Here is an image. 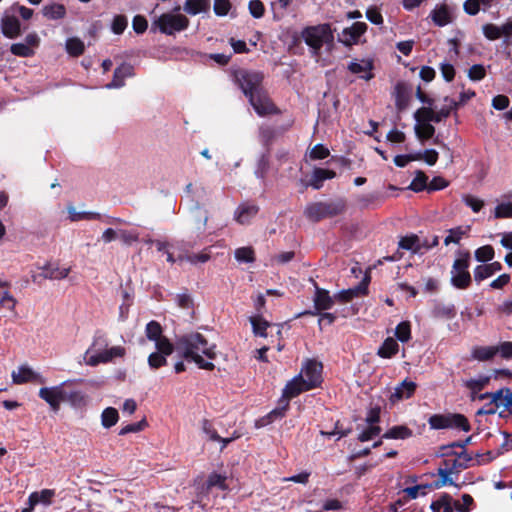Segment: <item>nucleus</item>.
<instances>
[{"label":"nucleus","mask_w":512,"mask_h":512,"mask_svg":"<svg viewBox=\"0 0 512 512\" xmlns=\"http://www.w3.org/2000/svg\"><path fill=\"white\" fill-rule=\"evenodd\" d=\"M449 424L450 428H457L465 432L470 430V425L467 418L461 414L449 415Z\"/></svg>","instance_id":"a18cd8bd"},{"label":"nucleus","mask_w":512,"mask_h":512,"mask_svg":"<svg viewBox=\"0 0 512 512\" xmlns=\"http://www.w3.org/2000/svg\"><path fill=\"white\" fill-rule=\"evenodd\" d=\"M180 7L155 17L151 24L152 31H159L165 35H174L184 31L189 26V19L181 14Z\"/></svg>","instance_id":"20e7f679"},{"label":"nucleus","mask_w":512,"mask_h":512,"mask_svg":"<svg viewBox=\"0 0 512 512\" xmlns=\"http://www.w3.org/2000/svg\"><path fill=\"white\" fill-rule=\"evenodd\" d=\"M458 107V103L450 98V97H445L444 98V105L439 108L438 110H435V113H436V118H435V123H439L441 122L443 119L447 118L451 111L456 109ZM436 109V107L434 108Z\"/></svg>","instance_id":"2f4dec72"},{"label":"nucleus","mask_w":512,"mask_h":512,"mask_svg":"<svg viewBox=\"0 0 512 512\" xmlns=\"http://www.w3.org/2000/svg\"><path fill=\"white\" fill-rule=\"evenodd\" d=\"M128 25L127 18L124 15H117L114 17L111 30L114 34H122Z\"/></svg>","instance_id":"13d9d810"},{"label":"nucleus","mask_w":512,"mask_h":512,"mask_svg":"<svg viewBox=\"0 0 512 512\" xmlns=\"http://www.w3.org/2000/svg\"><path fill=\"white\" fill-rule=\"evenodd\" d=\"M495 405L497 407H505L512 412V392H510L509 389H503L501 398L495 401Z\"/></svg>","instance_id":"774afa93"},{"label":"nucleus","mask_w":512,"mask_h":512,"mask_svg":"<svg viewBox=\"0 0 512 512\" xmlns=\"http://www.w3.org/2000/svg\"><path fill=\"white\" fill-rule=\"evenodd\" d=\"M348 69L353 74H358L360 78L364 80H370L373 77L371 73L372 63L368 60H356L352 61Z\"/></svg>","instance_id":"4be33fe9"},{"label":"nucleus","mask_w":512,"mask_h":512,"mask_svg":"<svg viewBox=\"0 0 512 512\" xmlns=\"http://www.w3.org/2000/svg\"><path fill=\"white\" fill-rule=\"evenodd\" d=\"M336 176V173L333 170L323 169V168H315L311 180L310 185L314 189H320L323 186V182L327 179H332Z\"/></svg>","instance_id":"393cba45"},{"label":"nucleus","mask_w":512,"mask_h":512,"mask_svg":"<svg viewBox=\"0 0 512 512\" xmlns=\"http://www.w3.org/2000/svg\"><path fill=\"white\" fill-rule=\"evenodd\" d=\"M395 104L398 110H404L408 105V97L405 90L401 85H397L395 88Z\"/></svg>","instance_id":"6e6d98bb"},{"label":"nucleus","mask_w":512,"mask_h":512,"mask_svg":"<svg viewBox=\"0 0 512 512\" xmlns=\"http://www.w3.org/2000/svg\"><path fill=\"white\" fill-rule=\"evenodd\" d=\"M367 31V24L355 22L351 27L343 29L339 35V41L346 46L357 44L360 37Z\"/></svg>","instance_id":"4468645a"},{"label":"nucleus","mask_w":512,"mask_h":512,"mask_svg":"<svg viewBox=\"0 0 512 512\" xmlns=\"http://www.w3.org/2000/svg\"><path fill=\"white\" fill-rule=\"evenodd\" d=\"M399 247L416 254L422 252L423 243L417 235H409L400 239Z\"/></svg>","instance_id":"bb28decb"},{"label":"nucleus","mask_w":512,"mask_h":512,"mask_svg":"<svg viewBox=\"0 0 512 512\" xmlns=\"http://www.w3.org/2000/svg\"><path fill=\"white\" fill-rule=\"evenodd\" d=\"M415 156L418 157V160H424L430 166L435 165L438 160V152L434 149H427Z\"/></svg>","instance_id":"680f3d73"},{"label":"nucleus","mask_w":512,"mask_h":512,"mask_svg":"<svg viewBox=\"0 0 512 512\" xmlns=\"http://www.w3.org/2000/svg\"><path fill=\"white\" fill-rule=\"evenodd\" d=\"M472 358L478 361H487L496 355L495 346H479L472 350Z\"/></svg>","instance_id":"f704fd0d"},{"label":"nucleus","mask_w":512,"mask_h":512,"mask_svg":"<svg viewBox=\"0 0 512 512\" xmlns=\"http://www.w3.org/2000/svg\"><path fill=\"white\" fill-rule=\"evenodd\" d=\"M145 333H146V337L149 340L154 341V342L163 337L162 336V327L156 321H150L146 325Z\"/></svg>","instance_id":"de8ad7c7"},{"label":"nucleus","mask_w":512,"mask_h":512,"mask_svg":"<svg viewBox=\"0 0 512 512\" xmlns=\"http://www.w3.org/2000/svg\"><path fill=\"white\" fill-rule=\"evenodd\" d=\"M335 298L330 296L329 292L325 289L315 286V294L313 297L314 310L305 311L301 315H318L322 311H326L332 308L334 305Z\"/></svg>","instance_id":"9d476101"},{"label":"nucleus","mask_w":512,"mask_h":512,"mask_svg":"<svg viewBox=\"0 0 512 512\" xmlns=\"http://www.w3.org/2000/svg\"><path fill=\"white\" fill-rule=\"evenodd\" d=\"M381 432V429L379 426L377 425H369V427L367 429H365L364 431H362L358 437V439L361 441V442H366V441H369L371 439H373L374 437L378 436Z\"/></svg>","instance_id":"69168bd1"},{"label":"nucleus","mask_w":512,"mask_h":512,"mask_svg":"<svg viewBox=\"0 0 512 512\" xmlns=\"http://www.w3.org/2000/svg\"><path fill=\"white\" fill-rule=\"evenodd\" d=\"M43 270L44 271L41 274H38V275L33 274L32 275L33 282H38L39 278L51 279V280L64 279L68 276V274L70 272V268L51 266V265H47V266L43 267Z\"/></svg>","instance_id":"6ab92c4d"},{"label":"nucleus","mask_w":512,"mask_h":512,"mask_svg":"<svg viewBox=\"0 0 512 512\" xmlns=\"http://www.w3.org/2000/svg\"><path fill=\"white\" fill-rule=\"evenodd\" d=\"M1 31L7 38L14 39L21 33V24L19 19L10 11L6 10L1 18Z\"/></svg>","instance_id":"f8f14e48"},{"label":"nucleus","mask_w":512,"mask_h":512,"mask_svg":"<svg viewBox=\"0 0 512 512\" xmlns=\"http://www.w3.org/2000/svg\"><path fill=\"white\" fill-rule=\"evenodd\" d=\"M10 51L12 54L20 57H30L34 54L33 49L26 43H14L11 45Z\"/></svg>","instance_id":"5fc2aeb1"},{"label":"nucleus","mask_w":512,"mask_h":512,"mask_svg":"<svg viewBox=\"0 0 512 512\" xmlns=\"http://www.w3.org/2000/svg\"><path fill=\"white\" fill-rule=\"evenodd\" d=\"M235 78L239 87L248 98H250L251 94H256L262 90L263 75L259 72L242 69L236 72Z\"/></svg>","instance_id":"0eeeda50"},{"label":"nucleus","mask_w":512,"mask_h":512,"mask_svg":"<svg viewBox=\"0 0 512 512\" xmlns=\"http://www.w3.org/2000/svg\"><path fill=\"white\" fill-rule=\"evenodd\" d=\"M494 217L497 219L512 218V201H502L494 209Z\"/></svg>","instance_id":"09e8293b"},{"label":"nucleus","mask_w":512,"mask_h":512,"mask_svg":"<svg viewBox=\"0 0 512 512\" xmlns=\"http://www.w3.org/2000/svg\"><path fill=\"white\" fill-rule=\"evenodd\" d=\"M451 474H452V470L439 468L438 469L439 479L437 481H435L434 487L439 489V488H442V487H444L446 485H455V486H457L454 483L453 479L450 477Z\"/></svg>","instance_id":"49530a36"},{"label":"nucleus","mask_w":512,"mask_h":512,"mask_svg":"<svg viewBox=\"0 0 512 512\" xmlns=\"http://www.w3.org/2000/svg\"><path fill=\"white\" fill-rule=\"evenodd\" d=\"M330 154L329 149L322 144L315 145L309 153L312 160H319L328 157Z\"/></svg>","instance_id":"e2e57ef3"},{"label":"nucleus","mask_w":512,"mask_h":512,"mask_svg":"<svg viewBox=\"0 0 512 512\" xmlns=\"http://www.w3.org/2000/svg\"><path fill=\"white\" fill-rule=\"evenodd\" d=\"M432 20L437 26L443 27L452 21V16L447 6L435 8L431 13Z\"/></svg>","instance_id":"c85d7f7f"},{"label":"nucleus","mask_w":512,"mask_h":512,"mask_svg":"<svg viewBox=\"0 0 512 512\" xmlns=\"http://www.w3.org/2000/svg\"><path fill=\"white\" fill-rule=\"evenodd\" d=\"M412 435V431L403 425L390 428L384 435L386 439H407Z\"/></svg>","instance_id":"ea45409f"},{"label":"nucleus","mask_w":512,"mask_h":512,"mask_svg":"<svg viewBox=\"0 0 512 512\" xmlns=\"http://www.w3.org/2000/svg\"><path fill=\"white\" fill-rule=\"evenodd\" d=\"M414 131L417 138L421 141H424L433 137L435 133V127L431 123L416 122Z\"/></svg>","instance_id":"473e14b6"},{"label":"nucleus","mask_w":512,"mask_h":512,"mask_svg":"<svg viewBox=\"0 0 512 512\" xmlns=\"http://www.w3.org/2000/svg\"><path fill=\"white\" fill-rule=\"evenodd\" d=\"M427 180L428 177L424 174V172L418 171L408 188L414 192H421L424 189H427Z\"/></svg>","instance_id":"c03bdc74"},{"label":"nucleus","mask_w":512,"mask_h":512,"mask_svg":"<svg viewBox=\"0 0 512 512\" xmlns=\"http://www.w3.org/2000/svg\"><path fill=\"white\" fill-rule=\"evenodd\" d=\"M512 31V19L501 26L489 23L482 26V32L486 39L495 41L503 37V45Z\"/></svg>","instance_id":"ddd939ff"},{"label":"nucleus","mask_w":512,"mask_h":512,"mask_svg":"<svg viewBox=\"0 0 512 512\" xmlns=\"http://www.w3.org/2000/svg\"><path fill=\"white\" fill-rule=\"evenodd\" d=\"M55 494V490L53 489H43L41 491H35L29 495L28 503L35 506L37 504L49 506L52 504V499L54 498Z\"/></svg>","instance_id":"5701e85b"},{"label":"nucleus","mask_w":512,"mask_h":512,"mask_svg":"<svg viewBox=\"0 0 512 512\" xmlns=\"http://www.w3.org/2000/svg\"><path fill=\"white\" fill-rule=\"evenodd\" d=\"M469 255L456 259L451 270V283L458 289H465L471 283V275L468 271Z\"/></svg>","instance_id":"1a4fd4ad"},{"label":"nucleus","mask_w":512,"mask_h":512,"mask_svg":"<svg viewBox=\"0 0 512 512\" xmlns=\"http://www.w3.org/2000/svg\"><path fill=\"white\" fill-rule=\"evenodd\" d=\"M134 75V68L131 64L122 63L113 74V79L105 87L107 89H117L125 85V79Z\"/></svg>","instance_id":"f3484780"},{"label":"nucleus","mask_w":512,"mask_h":512,"mask_svg":"<svg viewBox=\"0 0 512 512\" xmlns=\"http://www.w3.org/2000/svg\"><path fill=\"white\" fill-rule=\"evenodd\" d=\"M107 342L102 337L94 339L91 348H89L84 356L86 365L97 366L100 363H107L112 361L114 358L124 356L125 349L121 346H114L109 349L101 350L102 347H106Z\"/></svg>","instance_id":"39448f33"},{"label":"nucleus","mask_w":512,"mask_h":512,"mask_svg":"<svg viewBox=\"0 0 512 512\" xmlns=\"http://www.w3.org/2000/svg\"><path fill=\"white\" fill-rule=\"evenodd\" d=\"M429 424L434 429L450 428L449 415H434L430 417Z\"/></svg>","instance_id":"4d7b16f0"},{"label":"nucleus","mask_w":512,"mask_h":512,"mask_svg":"<svg viewBox=\"0 0 512 512\" xmlns=\"http://www.w3.org/2000/svg\"><path fill=\"white\" fill-rule=\"evenodd\" d=\"M85 45L79 38L72 37L66 41V51L69 55L77 57L84 52Z\"/></svg>","instance_id":"79ce46f5"},{"label":"nucleus","mask_w":512,"mask_h":512,"mask_svg":"<svg viewBox=\"0 0 512 512\" xmlns=\"http://www.w3.org/2000/svg\"><path fill=\"white\" fill-rule=\"evenodd\" d=\"M490 381L489 376H478L476 378H471L464 382L466 388H468L471 392V399L475 400L477 398V393L480 392L485 386L488 385Z\"/></svg>","instance_id":"a878e982"},{"label":"nucleus","mask_w":512,"mask_h":512,"mask_svg":"<svg viewBox=\"0 0 512 512\" xmlns=\"http://www.w3.org/2000/svg\"><path fill=\"white\" fill-rule=\"evenodd\" d=\"M155 347L157 353H161L167 357L175 350V343L173 344L166 337H162L155 341Z\"/></svg>","instance_id":"8fccbe9b"},{"label":"nucleus","mask_w":512,"mask_h":512,"mask_svg":"<svg viewBox=\"0 0 512 512\" xmlns=\"http://www.w3.org/2000/svg\"><path fill=\"white\" fill-rule=\"evenodd\" d=\"M248 99L255 112L259 116H267L277 113L276 106L263 90L256 94H251L250 98Z\"/></svg>","instance_id":"9b49d317"},{"label":"nucleus","mask_w":512,"mask_h":512,"mask_svg":"<svg viewBox=\"0 0 512 512\" xmlns=\"http://www.w3.org/2000/svg\"><path fill=\"white\" fill-rule=\"evenodd\" d=\"M368 282L369 277H365L364 280L359 285H357L354 288L340 291L338 294L334 296V298L338 299L341 302H348L355 297L365 295L368 291Z\"/></svg>","instance_id":"aec40b11"},{"label":"nucleus","mask_w":512,"mask_h":512,"mask_svg":"<svg viewBox=\"0 0 512 512\" xmlns=\"http://www.w3.org/2000/svg\"><path fill=\"white\" fill-rule=\"evenodd\" d=\"M212 487H218L221 490H226L227 489L226 477H224L220 474H217V473H212L208 478L207 488H212Z\"/></svg>","instance_id":"bf43d9fd"},{"label":"nucleus","mask_w":512,"mask_h":512,"mask_svg":"<svg viewBox=\"0 0 512 512\" xmlns=\"http://www.w3.org/2000/svg\"><path fill=\"white\" fill-rule=\"evenodd\" d=\"M436 113L432 105L428 107H421L414 113V119L416 122H427L435 123Z\"/></svg>","instance_id":"58836bf2"},{"label":"nucleus","mask_w":512,"mask_h":512,"mask_svg":"<svg viewBox=\"0 0 512 512\" xmlns=\"http://www.w3.org/2000/svg\"><path fill=\"white\" fill-rule=\"evenodd\" d=\"M346 204L342 199L330 202H316L306 206L304 215L311 221L317 222L326 217L336 216L345 210Z\"/></svg>","instance_id":"423d86ee"},{"label":"nucleus","mask_w":512,"mask_h":512,"mask_svg":"<svg viewBox=\"0 0 512 512\" xmlns=\"http://www.w3.org/2000/svg\"><path fill=\"white\" fill-rule=\"evenodd\" d=\"M70 221L77 222L81 220L100 219V214L96 212L78 211L74 206L67 207Z\"/></svg>","instance_id":"7c9ffc66"},{"label":"nucleus","mask_w":512,"mask_h":512,"mask_svg":"<svg viewBox=\"0 0 512 512\" xmlns=\"http://www.w3.org/2000/svg\"><path fill=\"white\" fill-rule=\"evenodd\" d=\"M258 211L259 207L257 205L243 203L236 208L234 212V219L241 225H247L257 215Z\"/></svg>","instance_id":"a211bd4d"},{"label":"nucleus","mask_w":512,"mask_h":512,"mask_svg":"<svg viewBox=\"0 0 512 512\" xmlns=\"http://www.w3.org/2000/svg\"><path fill=\"white\" fill-rule=\"evenodd\" d=\"M417 384L411 380L405 379L398 384L391 393L389 400L391 403L409 399L414 394Z\"/></svg>","instance_id":"dca6fc26"},{"label":"nucleus","mask_w":512,"mask_h":512,"mask_svg":"<svg viewBox=\"0 0 512 512\" xmlns=\"http://www.w3.org/2000/svg\"><path fill=\"white\" fill-rule=\"evenodd\" d=\"M119 419L118 411L113 407H108L101 414V424L104 428H111Z\"/></svg>","instance_id":"a19ab883"},{"label":"nucleus","mask_w":512,"mask_h":512,"mask_svg":"<svg viewBox=\"0 0 512 512\" xmlns=\"http://www.w3.org/2000/svg\"><path fill=\"white\" fill-rule=\"evenodd\" d=\"M210 8V0H186L183 9L190 15H197L208 11Z\"/></svg>","instance_id":"cd10ccee"},{"label":"nucleus","mask_w":512,"mask_h":512,"mask_svg":"<svg viewBox=\"0 0 512 512\" xmlns=\"http://www.w3.org/2000/svg\"><path fill=\"white\" fill-rule=\"evenodd\" d=\"M118 238L125 244L131 245L132 243L138 241L139 234L133 230H118Z\"/></svg>","instance_id":"052dcab7"},{"label":"nucleus","mask_w":512,"mask_h":512,"mask_svg":"<svg viewBox=\"0 0 512 512\" xmlns=\"http://www.w3.org/2000/svg\"><path fill=\"white\" fill-rule=\"evenodd\" d=\"M323 365L315 359H306L301 367V371L291 379L283 389L284 406L273 410L271 416L282 417L287 409L290 399L298 396L302 392L315 389L323 382Z\"/></svg>","instance_id":"f03ea898"},{"label":"nucleus","mask_w":512,"mask_h":512,"mask_svg":"<svg viewBox=\"0 0 512 512\" xmlns=\"http://www.w3.org/2000/svg\"><path fill=\"white\" fill-rule=\"evenodd\" d=\"M395 336L401 342H407L411 337V326L408 321L399 323L395 329Z\"/></svg>","instance_id":"864d4df0"},{"label":"nucleus","mask_w":512,"mask_h":512,"mask_svg":"<svg viewBox=\"0 0 512 512\" xmlns=\"http://www.w3.org/2000/svg\"><path fill=\"white\" fill-rule=\"evenodd\" d=\"M11 377L14 384H24L27 382H45V379L41 376V374L35 372L28 365H21L18 367L17 371L12 372Z\"/></svg>","instance_id":"2eb2a0df"},{"label":"nucleus","mask_w":512,"mask_h":512,"mask_svg":"<svg viewBox=\"0 0 512 512\" xmlns=\"http://www.w3.org/2000/svg\"><path fill=\"white\" fill-rule=\"evenodd\" d=\"M399 349L397 341L391 337H388L378 349V355L382 358H391L394 356Z\"/></svg>","instance_id":"72a5a7b5"},{"label":"nucleus","mask_w":512,"mask_h":512,"mask_svg":"<svg viewBox=\"0 0 512 512\" xmlns=\"http://www.w3.org/2000/svg\"><path fill=\"white\" fill-rule=\"evenodd\" d=\"M42 13L49 20H58L65 16L66 8L62 4H48L42 8Z\"/></svg>","instance_id":"c756f323"},{"label":"nucleus","mask_w":512,"mask_h":512,"mask_svg":"<svg viewBox=\"0 0 512 512\" xmlns=\"http://www.w3.org/2000/svg\"><path fill=\"white\" fill-rule=\"evenodd\" d=\"M77 381L78 380H67L56 386L42 387L39 390V397L46 401L53 411L57 412L60 408V404L66 401L67 398L65 386Z\"/></svg>","instance_id":"6e6552de"},{"label":"nucleus","mask_w":512,"mask_h":512,"mask_svg":"<svg viewBox=\"0 0 512 512\" xmlns=\"http://www.w3.org/2000/svg\"><path fill=\"white\" fill-rule=\"evenodd\" d=\"M494 249L490 245L479 247L475 251V258L479 262L486 263L494 258Z\"/></svg>","instance_id":"603ef678"},{"label":"nucleus","mask_w":512,"mask_h":512,"mask_svg":"<svg viewBox=\"0 0 512 512\" xmlns=\"http://www.w3.org/2000/svg\"><path fill=\"white\" fill-rule=\"evenodd\" d=\"M463 203L471 208L474 213H478L484 207V201L471 194H465L462 196Z\"/></svg>","instance_id":"3c124183"},{"label":"nucleus","mask_w":512,"mask_h":512,"mask_svg":"<svg viewBox=\"0 0 512 512\" xmlns=\"http://www.w3.org/2000/svg\"><path fill=\"white\" fill-rule=\"evenodd\" d=\"M166 356L161 353L153 352L148 357V364L152 369H157L166 365Z\"/></svg>","instance_id":"338daca9"},{"label":"nucleus","mask_w":512,"mask_h":512,"mask_svg":"<svg viewBox=\"0 0 512 512\" xmlns=\"http://www.w3.org/2000/svg\"><path fill=\"white\" fill-rule=\"evenodd\" d=\"M10 284L6 281H0V305L9 311L15 312L17 300L9 292Z\"/></svg>","instance_id":"b1692460"},{"label":"nucleus","mask_w":512,"mask_h":512,"mask_svg":"<svg viewBox=\"0 0 512 512\" xmlns=\"http://www.w3.org/2000/svg\"><path fill=\"white\" fill-rule=\"evenodd\" d=\"M430 508L433 512H453L452 497L443 494L438 500L432 502Z\"/></svg>","instance_id":"4c0bfd02"},{"label":"nucleus","mask_w":512,"mask_h":512,"mask_svg":"<svg viewBox=\"0 0 512 512\" xmlns=\"http://www.w3.org/2000/svg\"><path fill=\"white\" fill-rule=\"evenodd\" d=\"M210 259L208 249L195 254H181L178 256L179 262H189L191 264L205 263Z\"/></svg>","instance_id":"e433bc0d"},{"label":"nucleus","mask_w":512,"mask_h":512,"mask_svg":"<svg viewBox=\"0 0 512 512\" xmlns=\"http://www.w3.org/2000/svg\"><path fill=\"white\" fill-rule=\"evenodd\" d=\"M268 169H269V160L265 155H262L257 162V167L254 172L255 176L259 179H264Z\"/></svg>","instance_id":"0e129e2a"},{"label":"nucleus","mask_w":512,"mask_h":512,"mask_svg":"<svg viewBox=\"0 0 512 512\" xmlns=\"http://www.w3.org/2000/svg\"><path fill=\"white\" fill-rule=\"evenodd\" d=\"M250 322L252 324L253 332L255 335L260 337H267L266 330L271 327V324L266 321L262 316H253L250 318Z\"/></svg>","instance_id":"c9c22d12"},{"label":"nucleus","mask_w":512,"mask_h":512,"mask_svg":"<svg viewBox=\"0 0 512 512\" xmlns=\"http://www.w3.org/2000/svg\"><path fill=\"white\" fill-rule=\"evenodd\" d=\"M235 259L238 262L252 263L255 260V253L252 247H240L234 252Z\"/></svg>","instance_id":"37998d69"},{"label":"nucleus","mask_w":512,"mask_h":512,"mask_svg":"<svg viewBox=\"0 0 512 512\" xmlns=\"http://www.w3.org/2000/svg\"><path fill=\"white\" fill-rule=\"evenodd\" d=\"M502 269V265L500 262H492L489 264L478 265L474 269V279L476 282H481L495 273L499 272Z\"/></svg>","instance_id":"412c9836"},{"label":"nucleus","mask_w":512,"mask_h":512,"mask_svg":"<svg viewBox=\"0 0 512 512\" xmlns=\"http://www.w3.org/2000/svg\"><path fill=\"white\" fill-rule=\"evenodd\" d=\"M175 351L185 360L193 362L199 369L213 370L217 357L216 345L199 332L179 336L175 341Z\"/></svg>","instance_id":"f257e3e1"},{"label":"nucleus","mask_w":512,"mask_h":512,"mask_svg":"<svg viewBox=\"0 0 512 512\" xmlns=\"http://www.w3.org/2000/svg\"><path fill=\"white\" fill-rule=\"evenodd\" d=\"M301 36L313 55H318L323 46L329 47L334 41V31L328 23L308 26L303 29Z\"/></svg>","instance_id":"7ed1b4c3"}]
</instances>
